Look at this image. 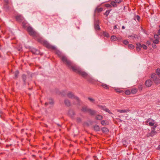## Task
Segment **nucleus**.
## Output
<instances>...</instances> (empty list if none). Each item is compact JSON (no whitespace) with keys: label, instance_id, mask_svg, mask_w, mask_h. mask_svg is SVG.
Wrapping results in <instances>:
<instances>
[{"label":"nucleus","instance_id":"c03bdc74","mask_svg":"<svg viewBox=\"0 0 160 160\" xmlns=\"http://www.w3.org/2000/svg\"><path fill=\"white\" fill-rule=\"evenodd\" d=\"M159 41H153V43L154 44H158Z\"/></svg>","mask_w":160,"mask_h":160},{"label":"nucleus","instance_id":"de8ad7c7","mask_svg":"<svg viewBox=\"0 0 160 160\" xmlns=\"http://www.w3.org/2000/svg\"><path fill=\"white\" fill-rule=\"evenodd\" d=\"M12 144H9V145H6V146H5V147L6 148H8V147H11L12 146Z\"/></svg>","mask_w":160,"mask_h":160},{"label":"nucleus","instance_id":"2f4dec72","mask_svg":"<svg viewBox=\"0 0 160 160\" xmlns=\"http://www.w3.org/2000/svg\"><path fill=\"white\" fill-rule=\"evenodd\" d=\"M88 99L92 103L95 102V100L94 99L90 97H88Z\"/></svg>","mask_w":160,"mask_h":160},{"label":"nucleus","instance_id":"c85d7f7f","mask_svg":"<svg viewBox=\"0 0 160 160\" xmlns=\"http://www.w3.org/2000/svg\"><path fill=\"white\" fill-rule=\"evenodd\" d=\"M156 72L158 76L159 75H160V69L157 68L156 70Z\"/></svg>","mask_w":160,"mask_h":160},{"label":"nucleus","instance_id":"72a5a7b5","mask_svg":"<svg viewBox=\"0 0 160 160\" xmlns=\"http://www.w3.org/2000/svg\"><path fill=\"white\" fill-rule=\"evenodd\" d=\"M103 35L106 37H108L109 36V34L106 32H103Z\"/></svg>","mask_w":160,"mask_h":160},{"label":"nucleus","instance_id":"0eeeda50","mask_svg":"<svg viewBox=\"0 0 160 160\" xmlns=\"http://www.w3.org/2000/svg\"><path fill=\"white\" fill-rule=\"evenodd\" d=\"M75 114V112L73 110L71 109H69L68 112V115L71 118H72Z\"/></svg>","mask_w":160,"mask_h":160},{"label":"nucleus","instance_id":"f257e3e1","mask_svg":"<svg viewBox=\"0 0 160 160\" xmlns=\"http://www.w3.org/2000/svg\"><path fill=\"white\" fill-rule=\"evenodd\" d=\"M62 60L64 63L65 64L71 68L73 71L78 74L79 75L82 76L83 78H86L87 77L88 74L85 72L82 71L80 70L77 68L75 66H72L71 62L68 60L67 58L65 56H62Z\"/></svg>","mask_w":160,"mask_h":160},{"label":"nucleus","instance_id":"603ef678","mask_svg":"<svg viewBox=\"0 0 160 160\" xmlns=\"http://www.w3.org/2000/svg\"><path fill=\"white\" fill-rule=\"evenodd\" d=\"M32 157L34 158H36V156L35 155H32Z\"/></svg>","mask_w":160,"mask_h":160},{"label":"nucleus","instance_id":"f8f14e48","mask_svg":"<svg viewBox=\"0 0 160 160\" xmlns=\"http://www.w3.org/2000/svg\"><path fill=\"white\" fill-rule=\"evenodd\" d=\"M101 130L102 132L104 133L108 134L109 132V130L105 127L102 128Z\"/></svg>","mask_w":160,"mask_h":160},{"label":"nucleus","instance_id":"6ab92c4d","mask_svg":"<svg viewBox=\"0 0 160 160\" xmlns=\"http://www.w3.org/2000/svg\"><path fill=\"white\" fill-rule=\"evenodd\" d=\"M138 91V89L135 88H133L131 90V92L132 94H135Z\"/></svg>","mask_w":160,"mask_h":160},{"label":"nucleus","instance_id":"69168bd1","mask_svg":"<svg viewBox=\"0 0 160 160\" xmlns=\"http://www.w3.org/2000/svg\"><path fill=\"white\" fill-rule=\"evenodd\" d=\"M32 88H28V89L29 90H31Z\"/></svg>","mask_w":160,"mask_h":160},{"label":"nucleus","instance_id":"13d9d810","mask_svg":"<svg viewBox=\"0 0 160 160\" xmlns=\"http://www.w3.org/2000/svg\"><path fill=\"white\" fill-rule=\"evenodd\" d=\"M26 94L28 95L29 97L30 98L31 96V94H30L29 93H26Z\"/></svg>","mask_w":160,"mask_h":160},{"label":"nucleus","instance_id":"79ce46f5","mask_svg":"<svg viewBox=\"0 0 160 160\" xmlns=\"http://www.w3.org/2000/svg\"><path fill=\"white\" fill-rule=\"evenodd\" d=\"M110 12V11H106L105 13V14L107 16L109 14Z\"/></svg>","mask_w":160,"mask_h":160},{"label":"nucleus","instance_id":"393cba45","mask_svg":"<svg viewBox=\"0 0 160 160\" xmlns=\"http://www.w3.org/2000/svg\"><path fill=\"white\" fill-rule=\"evenodd\" d=\"M102 87L104 88H106L107 89H109V88L108 86L105 84H103L102 85Z\"/></svg>","mask_w":160,"mask_h":160},{"label":"nucleus","instance_id":"20e7f679","mask_svg":"<svg viewBox=\"0 0 160 160\" xmlns=\"http://www.w3.org/2000/svg\"><path fill=\"white\" fill-rule=\"evenodd\" d=\"M38 42L44 47L49 50H55L56 48L55 47L51 45L47 41H38Z\"/></svg>","mask_w":160,"mask_h":160},{"label":"nucleus","instance_id":"f704fd0d","mask_svg":"<svg viewBox=\"0 0 160 160\" xmlns=\"http://www.w3.org/2000/svg\"><path fill=\"white\" fill-rule=\"evenodd\" d=\"M111 4L114 7L116 6V2H111Z\"/></svg>","mask_w":160,"mask_h":160},{"label":"nucleus","instance_id":"052dcab7","mask_svg":"<svg viewBox=\"0 0 160 160\" xmlns=\"http://www.w3.org/2000/svg\"><path fill=\"white\" fill-rule=\"evenodd\" d=\"M24 129H22L21 130V132L22 133H23L24 131Z\"/></svg>","mask_w":160,"mask_h":160},{"label":"nucleus","instance_id":"aec40b11","mask_svg":"<svg viewBox=\"0 0 160 160\" xmlns=\"http://www.w3.org/2000/svg\"><path fill=\"white\" fill-rule=\"evenodd\" d=\"M16 19L18 22H21L23 18L21 16H18L16 17Z\"/></svg>","mask_w":160,"mask_h":160},{"label":"nucleus","instance_id":"ea45409f","mask_svg":"<svg viewBox=\"0 0 160 160\" xmlns=\"http://www.w3.org/2000/svg\"><path fill=\"white\" fill-rule=\"evenodd\" d=\"M95 28L97 30H99L100 29V28L98 25H97L95 26Z\"/></svg>","mask_w":160,"mask_h":160},{"label":"nucleus","instance_id":"0e129e2a","mask_svg":"<svg viewBox=\"0 0 160 160\" xmlns=\"http://www.w3.org/2000/svg\"><path fill=\"white\" fill-rule=\"evenodd\" d=\"M117 28V26H115L114 27V29H116Z\"/></svg>","mask_w":160,"mask_h":160},{"label":"nucleus","instance_id":"f3484780","mask_svg":"<svg viewBox=\"0 0 160 160\" xmlns=\"http://www.w3.org/2000/svg\"><path fill=\"white\" fill-rule=\"evenodd\" d=\"M101 124L103 126L108 125L109 124V122L107 120H103L101 122Z\"/></svg>","mask_w":160,"mask_h":160},{"label":"nucleus","instance_id":"4d7b16f0","mask_svg":"<svg viewBox=\"0 0 160 160\" xmlns=\"http://www.w3.org/2000/svg\"><path fill=\"white\" fill-rule=\"evenodd\" d=\"M21 159H22V160H26L27 159V158H21Z\"/></svg>","mask_w":160,"mask_h":160},{"label":"nucleus","instance_id":"3c124183","mask_svg":"<svg viewBox=\"0 0 160 160\" xmlns=\"http://www.w3.org/2000/svg\"><path fill=\"white\" fill-rule=\"evenodd\" d=\"M151 120V119L150 118H149L147 119V120L146 121V122H148L149 121H150Z\"/></svg>","mask_w":160,"mask_h":160},{"label":"nucleus","instance_id":"7ed1b4c3","mask_svg":"<svg viewBox=\"0 0 160 160\" xmlns=\"http://www.w3.org/2000/svg\"><path fill=\"white\" fill-rule=\"evenodd\" d=\"M68 97L69 98H73L75 99L77 102V103H75V102H72V104L73 105H75L77 104L78 105H80L81 101L79 98L77 97L74 95L71 92H69L67 94Z\"/></svg>","mask_w":160,"mask_h":160},{"label":"nucleus","instance_id":"6e6552de","mask_svg":"<svg viewBox=\"0 0 160 160\" xmlns=\"http://www.w3.org/2000/svg\"><path fill=\"white\" fill-rule=\"evenodd\" d=\"M152 84V81L150 79H148L145 81V84L147 87H151Z\"/></svg>","mask_w":160,"mask_h":160},{"label":"nucleus","instance_id":"f03ea898","mask_svg":"<svg viewBox=\"0 0 160 160\" xmlns=\"http://www.w3.org/2000/svg\"><path fill=\"white\" fill-rule=\"evenodd\" d=\"M81 110L84 112H88L89 114L91 116H95L96 115L97 111L95 110L88 108L86 106L82 107Z\"/></svg>","mask_w":160,"mask_h":160},{"label":"nucleus","instance_id":"37998d69","mask_svg":"<svg viewBox=\"0 0 160 160\" xmlns=\"http://www.w3.org/2000/svg\"><path fill=\"white\" fill-rule=\"evenodd\" d=\"M152 47L154 48H156V47H157L156 45L155 44H154V43H153V44H152Z\"/></svg>","mask_w":160,"mask_h":160},{"label":"nucleus","instance_id":"e433bc0d","mask_svg":"<svg viewBox=\"0 0 160 160\" xmlns=\"http://www.w3.org/2000/svg\"><path fill=\"white\" fill-rule=\"evenodd\" d=\"M123 43L125 45H127L128 44V41H123Z\"/></svg>","mask_w":160,"mask_h":160},{"label":"nucleus","instance_id":"1a4fd4ad","mask_svg":"<svg viewBox=\"0 0 160 160\" xmlns=\"http://www.w3.org/2000/svg\"><path fill=\"white\" fill-rule=\"evenodd\" d=\"M157 133V132L155 131V130H152L150 132L148 133L147 134V137L148 138L149 137H152L154 136Z\"/></svg>","mask_w":160,"mask_h":160},{"label":"nucleus","instance_id":"cd10ccee","mask_svg":"<svg viewBox=\"0 0 160 160\" xmlns=\"http://www.w3.org/2000/svg\"><path fill=\"white\" fill-rule=\"evenodd\" d=\"M128 47L129 48L132 49H134L135 47L132 44H129L128 45Z\"/></svg>","mask_w":160,"mask_h":160},{"label":"nucleus","instance_id":"9b49d317","mask_svg":"<svg viewBox=\"0 0 160 160\" xmlns=\"http://www.w3.org/2000/svg\"><path fill=\"white\" fill-rule=\"evenodd\" d=\"M64 103L65 105L68 107H69L72 105L70 100L68 99H65L64 100Z\"/></svg>","mask_w":160,"mask_h":160},{"label":"nucleus","instance_id":"680f3d73","mask_svg":"<svg viewBox=\"0 0 160 160\" xmlns=\"http://www.w3.org/2000/svg\"><path fill=\"white\" fill-rule=\"evenodd\" d=\"M130 37H131V38H130V39H134L133 38H134V37L133 36H130Z\"/></svg>","mask_w":160,"mask_h":160},{"label":"nucleus","instance_id":"2eb2a0df","mask_svg":"<svg viewBox=\"0 0 160 160\" xmlns=\"http://www.w3.org/2000/svg\"><path fill=\"white\" fill-rule=\"evenodd\" d=\"M137 47L136 48V50L137 52H139L141 50V44L140 43L136 44Z\"/></svg>","mask_w":160,"mask_h":160},{"label":"nucleus","instance_id":"bf43d9fd","mask_svg":"<svg viewBox=\"0 0 160 160\" xmlns=\"http://www.w3.org/2000/svg\"><path fill=\"white\" fill-rule=\"evenodd\" d=\"M147 43L148 44H150V42L149 41H147Z\"/></svg>","mask_w":160,"mask_h":160},{"label":"nucleus","instance_id":"8fccbe9b","mask_svg":"<svg viewBox=\"0 0 160 160\" xmlns=\"http://www.w3.org/2000/svg\"><path fill=\"white\" fill-rule=\"evenodd\" d=\"M106 7H111V6L109 4H107L106 5Z\"/></svg>","mask_w":160,"mask_h":160},{"label":"nucleus","instance_id":"423d86ee","mask_svg":"<svg viewBox=\"0 0 160 160\" xmlns=\"http://www.w3.org/2000/svg\"><path fill=\"white\" fill-rule=\"evenodd\" d=\"M27 31L29 34L31 36L35 35L36 34V32L33 28L31 26H29L27 28Z\"/></svg>","mask_w":160,"mask_h":160},{"label":"nucleus","instance_id":"c756f323","mask_svg":"<svg viewBox=\"0 0 160 160\" xmlns=\"http://www.w3.org/2000/svg\"><path fill=\"white\" fill-rule=\"evenodd\" d=\"M111 40H118L119 39L118 38L115 36H112L111 38Z\"/></svg>","mask_w":160,"mask_h":160},{"label":"nucleus","instance_id":"58836bf2","mask_svg":"<svg viewBox=\"0 0 160 160\" xmlns=\"http://www.w3.org/2000/svg\"><path fill=\"white\" fill-rule=\"evenodd\" d=\"M154 123L152 122H149L148 123V125L150 126H154Z\"/></svg>","mask_w":160,"mask_h":160},{"label":"nucleus","instance_id":"412c9836","mask_svg":"<svg viewBox=\"0 0 160 160\" xmlns=\"http://www.w3.org/2000/svg\"><path fill=\"white\" fill-rule=\"evenodd\" d=\"M48 100L49 101V104L53 105L54 104V102L52 98H48Z\"/></svg>","mask_w":160,"mask_h":160},{"label":"nucleus","instance_id":"5701e85b","mask_svg":"<svg viewBox=\"0 0 160 160\" xmlns=\"http://www.w3.org/2000/svg\"><path fill=\"white\" fill-rule=\"evenodd\" d=\"M76 122L77 123H79L81 122L82 121V120L81 118L80 117H78L76 119Z\"/></svg>","mask_w":160,"mask_h":160},{"label":"nucleus","instance_id":"39448f33","mask_svg":"<svg viewBox=\"0 0 160 160\" xmlns=\"http://www.w3.org/2000/svg\"><path fill=\"white\" fill-rule=\"evenodd\" d=\"M151 77L156 85H158L160 83V79L157 77L156 75L154 73L151 74Z\"/></svg>","mask_w":160,"mask_h":160},{"label":"nucleus","instance_id":"9d476101","mask_svg":"<svg viewBox=\"0 0 160 160\" xmlns=\"http://www.w3.org/2000/svg\"><path fill=\"white\" fill-rule=\"evenodd\" d=\"M30 51L33 54L38 55L40 53V51L39 50L35 48H32L30 50Z\"/></svg>","mask_w":160,"mask_h":160},{"label":"nucleus","instance_id":"ddd939ff","mask_svg":"<svg viewBox=\"0 0 160 160\" xmlns=\"http://www.w3.org/2000/svg\"><path fill=\"white\" fill-rule=\"evenodd\" d=\"M22 78L23 82L24 85H26L27 83L26 79L27 78V75L25 74H23L22 75Z\"/></svg>","mask_w":160,"mask_h":160},{"label":"nucleus","instance_id":"4468645a","mask_svg":"<svg viewBox=\"0 0 160 160\" xmlns=\"http://www.w3.org/2000/svg\"><path fill=\"white\" fill-rule=\"evenodd\" d=\"M19 73V71L18 70L13 72V73L14 74V77L13 78L15 79H17L18 78Z\"/></svg>","mask_w":160,"mask_h":160},{"label":"nucleus","instance_id":"a19ab883","mask_svg":"<svg viewBox=\"0 0 160 160\" xmlns=\"http://www.w3.org/2000/svg\"><path fill=\"white\" fill-rule=\"evenodd\" d=\"M143 88V87L142 85H141L138 87V89L140 91H142Z\"/></svg>","mask_w":160,"mask_h":160},{"label":"nucleus","instance_id":"864d4df0","mask_svg":"<svg viewBox=\"0 0 160 160\" xmlns=\"http://www.w3.org/2000/svg\"><path fill=\"white\" fill-rule=\"evenodd\" d=\"M49 104V103L47 102H46L45 103V106H48V105Z\"/></svg>","mask_w":160,"mask_h":160},{"label":"nucleus","instance_id":"4c0bfd02","mask_svg":"<svg viewBox=\"0 0 160 160\" xmlns=\"http://www.w3.org/2000/svg\"><path fill=\"white\" fill-rule=\"evenodd\" d=\"M140 19V17L139 16L137 15L135 17V19H136L137 20L139 21Z\"/></svg>","mask_w":160,"mask_h":160},{"label":"nucleus","instance_id":"c9c22d12","mask_svg":"<svg viewBox=\"0 0 160 160\" xmlns=\"http://www.w3.org/2000/svg\"><path fill=\"white\" fill-rule=\"evenodd\" d=\"M131 92L129 90H126L125 92V94L127 95H129L130 94Z\"/></svg>","mask_w":160,"mask_h":160},{"label":"nucleus","instance_id":"5fc2aeb1","mask_svg":"<svg viewBox=\"0 0 160 160\" xmlns=\"http://www.w3.org/2000/svg\"><path fill=\"white\" fill-rule=\"evenodd\" d=\"M157 126L155 125L154 126V127L152 128L153 129V130H155V128Z\"/></svg>","mask_w":160,"mask_h":160},{"label":"nucleus","instance_id":"e2e57ef3","mask_svg":"<svg viewBox=\"0 0 160 160\" xmlns=\"http://www.w3.org/2000/svg\"><path fill=\"white\" fill-rule=\"evenodd\" d=\"M122 29H124L125 28V27H124V26H122Z\"/></svg>","mask_w":160,"mask_h":160},{"label":"nucleus","instance_id":"dca6fc26","mask_svg":"<svg viewBox=\"0 0 160 160\" xmlns=\"http://www.w3.org/2000/svg\"><path fill=\"white\" fill-rule=\"evenodd\" d=\"M93 129L96 132L99 131L100 130L99 126L97 124H95L93 126Z\"/></svg>","mask_w":160,"mask_h":160},{"label":"nucleus","instance_id":"473e14b6","mask_svg":"<svg viewBox=\"0 0 160 160\" xmlns=\"http://www.w3.org/2000/svg\"><path fill=\"white\" fill-rule=\"evenodd\" d=\"M141 48H142L144 50H146L147 49V46L145 44H141Z\"/></svg>","mask_w":160,"mask_h":160},{"label":"nucleus","instance_id":"b1692460","mask_svg":"<svg viewBox=\"0 0 160 160\" xmlns=\"http://www.w3.org/2000/svg\"><path fill=\"white\" fill-rule=\"evenodd\" d=\"M103 9L102 8H97L95 10V12H100L102 11Z\"/></svg>","mask_w":160,"mask_h":160},{"label":"nucleus","instance_id":"49530a36","mask_svg":"<svg viewBox=\"0 0 160 160\" xmlns=\"http://www.w3.org/2000/svg\"><path fill=\"white\" fill-rule=\"evenodd\" d=\"M100 107L102 110L104 111L106 107L105 106H101Z\"/></svg>","mask_w":160,"mask_h":160},{"label":"nucleus","instance_id":"4be33fe9","mask_svg":"<svg viewBox=\"0 0 160 160\" xmlns=\"http://www.w3.org/2000/svg\"><path fill=\"white\" fill-rule=\"evenodd\" d=\"M4 114L3 112L2 111H0V120L1 119H4Z\"/></svg>","mask_w":160,"mask_h":160},{"label":"nucleus","instance_id":"a878e982","mask_svg":"<svg viewBox=\"0 0 160 160\" xmlns=\"http://www.w3.org/2000/svg\"><path fill=\"white\" fill-rule=\"evenodd\" d=\"M83 125L84 127H89V124L88 122H83Z\"/></svg>","mask_w":160,"mask_h":160},{"label":"nucleus","instance_id":"7c9ffc66","mask_svg":"<svg viewBox=\"0 0 160 160\" xmlns=\"http://www.w3.org/2000/svg\"><path fill=\"white\" fill-rule=\"evenodd\" d=\"M104 111L108 112L109 114H112L111 112L110 111V110L108 108H107L106 107L105 108V109Z\"/></svg>","mask_w":160,"mask_h":160},{"label":"nucleus","instance_id":"774afa93","mask_svg":"<svg viewBox=\"0 0 160 160\" xmlns=\"http://www.w3.org/2000/svg\"><path fill=\"white\" fill-rule=\"evenodd\" d=\"M5 2H7L8 1V0H4Z\"/></svg>","mask_w":160,"mask_h":160},{"label":"nucleus","instance_id":"6e6d98bb","mask_svg":"<svg viewBox=\"0 0 160 160\" xmlns=\"http://www.w3.org/2000/svg\"><path fill=\"white\" fill-rule=\"evenodd\" d=\"M157 149L158 150H160V145L158 146L157 148Z\"/></svg>","mask_w":160,"mask_h":160},{"label":"nucleus","instance_id":"338daca9","mask_svg":"<svg viewBox=\"0 0 160 160\" xmlns=\"http://www.w3.org/2000/svg\"><path fill=\"white\" fill-rule=\"evenodd\" d=\"M125 112V111L123 110H121V112Z\"/></svg>","mask_w":160,"mask_h":160},{"label":"nucleus","instance_id":"a211bd4d","mask_svg":"<svg viewBox=\"0 0 160 160\" xmlns=\"http://www.w3.org/2000/svg\"><path fill=\"white\" fill-rule=\"evenodd\" d=\"M95 119L98 120H101L103 118V116L102 115L98 114L96 115L95 117Z\"/></svg>","mask_w":160,"mask_h":160},{"label":"nucleus","instance_id":"a18cd8bd","mask_svg":"<svg viewBox=\"0 0 160 160\" xmlns=\"http://www.w3.org/2000/svg\"><path fill=\"white\" fill-rule=\"evenodd\" d=\"M93 158L94 160H98V158L97 156H93Z\"/></svg>","mask_w":160,"mask_h":160},{"label":"nucleus","instance_id":"09e8293b","mask_svg":"<svg viewBox=\"0 0 160 160\" xmlns=\"http://www.w3.org/2000/svg\"><path fill=\"white\" fill-rule=\"evenodd\" d=\"M115 2H116V3H120L121 2V0H115Z\"/></svg>","mask_w":160,"mask_h":160},{"label":"nucleus","instance_id":"bb28decb","mask_svg":"<svg viewBox=\"0 0 160 160\" xmlns=\"http://www.w3.org/2000/svg\"><path fill=\"white\" fill-rule=\"evenodd\" d=\"M154 37L156 40H158L160 39V35H159L158 33V34L155 35Z\"/></svg>","mask_w":160,"mask_h":160}]
</instances>
